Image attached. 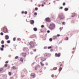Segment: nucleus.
<instances>
[{
    "label": "nucleus",
    "mask_w": 79,
    "mask_h": 79,
    "mask_svg": "<svg viewBox=\"0 0 79 79\" xmlns=\"http://www.w3.org/2000/svg\"><path fill=\"white\" fill-rule=\"evenodd\" d=\"M1 31H3V32L4 33H9L8 29L7 28H6V26H4V27L2 28L1 29Z\"/></svg>",
    "instance_id": "f257e3e1"
},
{
    "label": "nucleus",
    "mask_w": 79,
    "mask_h": 79,
    "mask_svg": "<svg viewBox=\"0 0 79 79\" xmlns=\"http://www.w3.org/2000/svg\"><path fill=\"white\" fill-rule=\"evenodd\" d=\"M55 27V25L53 23H51V24H50V25H49V28L51 30L54 29Z\"/></svg>",
    "instance_id": "f03ea898"
},
{
    "label": "nucleus",
    "mask_w": 79,
    "mask_h": 79,
    "mask_svg": "<svg viewBox=\"0 0 79 79\" xmlns=\"http://www.w3.org/2000/svg\"><path fill=\"white\" fill-rule=\"evenodd\" d=\"M58 16L60 19H64L65 17L62 14H60Z\"/></svg>",
    "instance_id": "7ed1b4c3"
},
{
    "label": "nucleus",
    "mask_w": 79,
    "mask_h": 79,
    "mask_svg": "<svg viewBox=\"0 0 79 79\" xmlns=\"http://www.w3.org/2000/svg\"><path fill=\"white\" fill-rule=\"evenodd\" d=\"M31 47H33L34 46V44L33 42H31L29 43Z\"/></svg>",
    "instance_id": "20e7f679"
},
{
    "label": "nucleus",
    "mask_w": 79,
    "mask_h": 79,
    "mask_svg": "<svg viewBox=\"0 0 79 79\" xmlns=\"http://www.w3.org/2000/svg\"><path fill=\"white\" fill-rule=\"evenodd\" d=\"M60 55H61V54L60 53H59L58 54L56 53L55 54V56L56 57H60Z\"/></svg>",
    "instance_id": "39448f33"
},
{
    "label": "nucleus",
    "mask_w": 79,
    "mask_h": 79,
    "mask_svg": "<svg viewBox=\"0 0 79 79\" xmlns=\"http://www.w3.org/2000/svg\"><path fill=\"white\" fill-rule=\"evenodd\" d=\"M31 76L34 78L35 77V73H32L31 74Z\"/></svg>",
    "instance_id": "423d86ee"
},
{
    "label": "nucleus",
    "mask_w": 79,
    "mask_h": 79,
    "mask_svg": "<svg viewBox=\"0 0 79 79\" xmlns=\"http://www.w3.org/2000/svg\"><path fill=\"white\" fill-rule=\"evenodd\" d=\"M45 20H46V21L47 22H50L51 21L50 19L48 18H46Z\"/></svg>",
    "instance_id": "0eeeda50"
},
{
    "label": "nucleus",
    "mask_w": 79,
    "mask_h": 79,
    "mask_svg": "<svg viewBox=\"0 0 79 79\" xmlns=\"http://www.w3.org/2000/svg\"><path fill=\"white\" fill-rule=\"evenodd\" d=\"M5 38L6 40H8L9 39V36L8 35H6L5 36Z\"/></svg>",
    "instance_id": "6e6552de"
},
{
    "label": "nucleus",
    "mask_w": 79,
    "mask_h": 79,
    "mask_svg": "<svg viewBox=\"0 0 79 79\" xmlns=\"http://www.w3.org/2000/svg\"><path fill=\"white\" fill-rule=\"evenodd\" d=\"M40 66L39 65H37L35 67V70H37V69L40 68Z\"/></svg>",
    "instance_id": "1a4fd4ad"
},
{
    "label": "nucleus",
    "mask_w": 79,
    "mask_h": 79,
    "mask_svg": "<svg viewBox=\"0 0 79 79\" xmlns=\"http://www.w3.org/2000/svg\"><path fill=\"white\" fill-rule=\"evenodd\" d=\"M22 55L23 56H24V57L26 56V53H22Z\"/></svg>",
    "instance_id": "9d476101"
},
{
    "label": "nucleus",
    "mask_w": 79,
    "mask_h": 79,
    "mask_svg": "<svg viewBox=\"0 0 79 79\" xmlns=\"http://www.w3.org/2000/svg\"><path fill=\"white\" fill-rule=\"evenodd\" d=\"M31 24H33L34 23V21L33 20H31L30 21Z\"/></svg>",
    "instance_id": "9b49d317"
},
{
    "label": "nucleus",
    "mask_w": 79,
    "mask_h": 79,
    "mask_svg": "<svg viewBox=\"0 0 79 79\" xmlns=\"http://www.w3.org/2000/svg\"><path fill=\"white\" fill-rule=\"evenodd\" d=\"M41 60L43 61H44L45 60V59L44 58V57H41Z\"/></svg>",
    "instance_id": "f8f14e48"
},
{
    "label": "nucleus",
    "mask_w": 79,
    "mask_h": 79,
    "mask_svg": "<svg viewBox=\"0 0 79 79\" xmlns=\"http://www.w3.org/2000/svg\"><path fill=\"white\" fill-rule=\"evenodd\" d=\"M11 74H12L11 72H9V73H8V75L9 76H10L11 75Z\"/></svg>",
    "instance_id": "ddd939ff"
},
{
    "label": "nucleus",
    "mask_w": 79,
    "mask_h": 79,
    "mask_svg": "<svg viewBox=\"0 0 79 79\" xmlns=\"http://www.w3.org/2000/svg\"><path fill=\"white\" fill-rule=\"evenodd\" d=\"M57 36H54L53 37V39L55 40L56 39Z\"/></svg>",
    "instance_id": "4468645a"
},
{
    "label": "nucleus",
    "mask_w": 79,
    "mask_h": 79,
    "mask_svg": "<svg viewBox=\"0 0 79 79\" xmlns=\"http://www.w3.org/2000/svg\"><path fill=\"white\" fill-rule=\"evenodd\" d=\"M68 10V8H64V10L65 11H67Z\"/></svg>",
    "instance_id": "2eb2a0df"
},
{
    "label": "nucleus",
    "mask_w": 79,
    "mask_h": 79,
    "mask_svg": "<svg viewBox=\"0 0 79 79\" xmlns=\"http://www.w3.org/2000/svg\"><path fill=\"white\" fill-rule=\"evenodd\" d=\"M33 29L35 31H36L37 30V29L36 28H34Z\"/></svg>",
    "instance_id": "dca6fc26"
},
{
    "label": "nucleus",
    "mask_w": 79,
    "mask_h": 79,
    "mask_svg": "<svg viewBox=\"0 0 79 79\" xmlns=\"http://www.w3.org/2000/svg\"><path fill=\"white\" fill-rule=\"evenodd\" d=\"M75 15V14L74 13L72 14V17H74Z\"/></svg>",
    "instance_id": "f3484780"
},
{
    "label": "nucleus",
    "mask_w": 79,
    "mask_h": 79,
    "mask_svg": "<svg viewBox=\"0 0 79 79\" xmlns=\"http://www.w3.org/2000/svg\"><path fill=\"white\" fill-rule=\"evenodd\" d=\"M62 68H61V67H60V68H59V72H60L61 71V70H62Z\"/></svg>",
    "instance_id": "a211bd4d"
},
{
    "label": "nucleus",
    "mask_w": 79,
    "mask_h": 79,
    "mask_svg": "<svg viewBox=\"0 0 79 79\" xmlns=\"http://www.w3.org/2000/svg\"><path fill=\"white\" fill-rule=\"evenodd\" d=\"M20 61L21 62H23V59L22 58H21L20 59Z\"/></svg>",
    "instance_id": "6ab92c4d"
},
{
    "label": "nucleus",
    "mask_w": 79,
    "mask_h": 79,
    "mask_svg": "<svg viewBox=\"0 0 79 79\" xmlns=\"http://www.w3.org/2000/svg\"><path fill=\"white\" fill-rule=\"evenodd\" d=\"M19 57L18 56H16L15 58V59H19Z\"/></svg>",
    "instance_id": "aec40b11"
},
{
    "label": "nucleus",
    "mask_w": 79,
    "mask_h": 79,
    "mask_svg": "<svg viewBox=\"0 0 79 79\" xmlns=\"http://www.w3.org/2000/svg\"><path fill=\"white\" fill-rule=\"evenodd\" d=\"M4 43V41L3 40L1 42V43L2 44H3Z\"/></svg>",
    "instance_id": "412c9836"
},
{
    "label": "nucleus",
    "mask_w": 79,
    "mask_h": 79,
    "mask_svg": "<svg viewBox=\"0 0 79 79\" xmlns=\"http://www.w3.org/2000/svg\"><path fill=\"white\" fill-rule=\"evenodd\" d=\"M0 49L1 51H3L4 50V48H0Z\"/></svg>",
    "instance_id": "4be33fe9"
},
{
    "label": "nucleus",
    "mask_w": 79,
    "mask_h": 79,
    "mask_svg": "<svg viewBox=\"0 0 79 79\" xmlns=\"http://www.w3.org/2000/svg\"><path fill=\"white\" fill-rule=\"evenodd\" d=\"M40 64L41 66H44V64H43V63H42V62H40Z\"/></svg>",
    "instance_id": "5701e85b"
},
{
    "label": "nucleus",
    "mask_w": 79,
    "mask_h": 79,
    "mask_svg": "<svg viewBox=\"0 0 79 79\" xmlns=\"http://www.w3.org/2000/svg\"><path fill=\"white\" fill-rule=\"evenodd\" d=\"M57 69V67H54L53 69V70H56Z\"/></svg>",
    "instance_id": "b1692460"
},
{
    "label": "nucleus",
    "mask_w": 79,
    "mask_h": 79,
    "mask_svg": "<svg viewBox=\"0 0 79 79\" xmlns=\"http://www.w3.org/2000/svg\"><path fill=\"white\" fill-rule=\"evenodd\" d=\"M1 47L2 48H3L5 47V45L4 44L2 45Z\"/></svg>",
    "instance_id": "393cba45"
},
{
    "label": "nucleus",
    "mask_w": 79,
    "mask_h": 79,
    "mask_svg": "<svg viewBox=\"0 0 79 79\" xmlns=\"http://www.w3.org/2000/svg\"><path fill=\"white\" fill-rule=\"evenodd\" d=\"M12 68L13 69H16V68L15 67V66H13V67H12Z\"/></svg>",
    "instance_id": "a878e982"
},
{
    "label": "nucleus",
    "mask_w": 79,
    "mask_h": 79,
    "mask_svg": "<svg viewBox=\"0 0 79 79\" xmlns=\"http://www.w3.org/2000/svg\"><path fill=\"white\" fill-rule=\"evenodd\" d=\"M62 24L63 25H65V22H62Z\"/></svg>",
    "instance_id": "bb28decb"
},
{
    "label": "nucleus",
    "mask_w": 79,
    "mask_h": 79,
    "mask_svg": "<svg viewBox=\"0 0 79 79\" xmlns=\"http://www.w3.org/2000/svg\"><path fill=\"white\" fill-rule=\"evenodd\" d=\"M25 14L27 15V11H25L24 12Z\"/></svg>",
    "instance_id": "cd10ccee"
},
{
    "label": "nucleus",
    "mask_w": 79,
    "mask_h": 79,
    "mask_svg": "<svg viewBox=\"0 0 79 79\" xmlns=\"http://www.w3.org/2000/svg\"><path fill=\"white\" fill-rule=\"evenodd\" d=\"M7 43H10V40H8L7 41Z\"/></svg>",
    "instance_id": "c85d7f7f"
},
{
    "label": "nucleus",
    "mask_w": 79,
    "mask_h": 79,
    "mask_svg": "<svg viewBox=\"0 0 79 79\" xmlns=\"http://www.w3.org/2000/svg\"><path fill=\"white\" fill-rule=\"evenodd\" d=\"M15 40H16V38H13V40L14 41H15Z\"/></svg>",
    "instance_id": "c756f323"
},
{
    "label": "nucleus",
    "mask_w": 79,
    "mask_h": 79,
    "mask_svg": "<svg viewBox=\"0 0 79 79\" xmlns=\"http://www.w3.org/2000/svg\"><path fill=\"white\" fill-rule=\"evenodd\" d=\"M8 62H9L8 61V60L6 61L5 62V64H7V63H8Z\"/></svg>",
    "instance_id": "7c9ffc66"
},
{
    "label": "nucleus",
    "mask_w": 79,
    "mask_h": 79,
    "mask_svg": "<svg viewBox=\"0 0 79 79\" xmlns=\"http://www.w3.org/2000/svg\"><path fill=\"white\" fill-rule=\"evenodd\" d=\"M4 66L5 67H6L7 66V64H6L4 65Z\"/></svg>",
    "instance_id": "2f4dec72"
},
{
    "label": "nucleus",
    "mask_w": 79,
    "mask_h": 79,
    "mask_svg": "<svg viewBox=\"0 0 79 79\" xmlns=\"http://www.w3.org/2000/svg\"><path fill=\"white\" fill-rule=\"evenodd\" d=\"M52 48V47L51 46H50V47H48V49H51Z\"/></svg>",
    "instance_id": "473e14b6"
},
{
    "label": "nucleus",
    "mask_w": 79,
    "mask_h": 79,
    "mask_svg": "<svg viewBox=\"0 0 79 79\" xmlns=\"http://www.w3.org/2000/svg\"><path fill=\"white\" fill-rule=\"evenodd\" d=\"M1 35H3V32H1L0 34Z\"/></svg>",
    "instance_id": "72a5a7b5"
},
{
    "label": "nucleus",
    "mask_w": 79,
    "mask_h": 79,
    "mask_svg": "<svg viewBox=\"0 0 79 79\" xmlns=\"http://www.w3.org/2000/svg\"><path fill=\"white\" fill-rule=\"evenodd\" d=\"M35 10H38V8L37 7H36L35 9Z\"/></svg>",
    "instance_id": "f704fd0d"
},
{
    "label": "nucleus",
    "mask_w": 79,
    "mask_h": 79,
    "mask_svg": "<svg viewBox=\"0 0 79 79\" xmlns=\"http://www.w3.org/2000/svg\"><path fill=\"white\" fill-rule=\"evenodd\" d=\"M52 40V38H50V39H49V41H51Z\"/></svg>",
    "instance_id": "c9c22d12"
},
{
    "label": "nucleus",
    "mask_w": 79,
    "mask_h": 79,
    "mask_svg": "<svg viewBox=\"0 0 79 79\" xmlns=\"http://www.w3.org/2000/svg\"><path fill=\"white\" fill-rule=\"evenodd\" d=\"M65 40H68V37H67L66 38Z\"/></svg>",
    "instance_id": "e433bc0d"
},
{
    "label": "nucleus",
    "mask_w": 79,
    "mask_h": 79,
    "mask_svg": "<svg viewBox=\"0 0 79 79\" xmlns=\"http://www.w3.org/2000/svg\"><path fill=\"white\" fill-rule=\"evenodd\" d=\"M33 51H34V52H35L36 51V49H34L33 50Z\"/></svg>",
    "instance_id": "4c0bfd02"
},
{
    "label": "nucleus",
    "mask_w": 79,
    "mask_h": 79,
    "mask_svg": "<svg viewBox=\"0 0 79 79\" xmlns=\"http://www.w3.org/2000/svg\"><path fill=\"white\" fill-rule=\"evenodd\" d=\"M17 40L19 41H20L21 40V39L20 38H17Z\"/></svg>",
    "instance_id": "58836bf2"
},
{
    "label": "nucleus",
    "mask_w": 79,
    "mask_h": 79,
    "mask_svg": "<svg viewBox=\"0 0 79 79\" xmlns=\"http://www.w3.org/2000/svg\"><path fill=\"white\" fill-rule=\"evenodd\" d=\"M34 15H37V13H36V12H35V13H34Z\"/></svg>",
    "instance_id": "ea45409f"
},
{
    "label": "nucleus",
    "mask_w": 79,
    "mask_h": 79,
    "mask_svg": "<svg viewBox=\"0 0 79 79\" xmlns=\"http://www.w3.org/2000/svg\"><path fill=\"white\" fill-rule=\"evenodd\" d=\"M50 32V31L48 30V31H47V33H49Z\"/></svg>",
    "instance_id": "a19ab883"
},
{
    "label": "nucleus",
    "mask_w": 79,
    "mask_h": 79,
    "mask_svg": "<svg viewBox=\"0 0 79 79\" xmlns=\"http://www.w3.org/2000/svg\"><path fill=\"white\" fill-rule=\"evenodd\" d=\"M52 77H54V75H53V74H52Z\"/></svg>",
    "instance_id": "79ce46f5"
},
{
    "label": "nucleus",
    "mask_w": 79,
    "mask_h": 79,
    "mask_svg": "<svg viewBox=\"0 0 79 79\" xmlns=\"http://www.w3.org/2000/svg\"><path fill=\"white\" fill-rule=\"evenodd\" d=\"M41 27L42 28H43L44 27V25H41Z\"/></svg>",
    "instance_id": "37998d69"
},
{
    "label": "nucleus",
    "mask_w": 79,
    "mask_h": 79,
    "mask_svg": "<svg viewBox=\"0 0 79 79\" xmlns=\"http://www.w3.org/2000/svg\"><path fill=\"white\" fill-rule=\"evenodd\" d=\"M65 5V3H63V6H64V5Z\"/></svg>",
    "instance_id": "c03bdc74"
},
{
    "label": "nucleus",
    "mask_w": 79,
    "mask_h": 79,
    "mask_svg": "<svg viewBox=\"0 0 79 79\" xmlns=\"http://www.w3.org/2000/svg\"><path fill=\"white\" fill-rule=\"evenodd\" d=\"M60 36V35L59 34H58L57 35V37L59 36Z\"/></svg>",
    "instance_id": "a18cd8bd"
},
{
    "label": "nucleus",
    "mask_w": 79,
    "mask_h": 79,
    "mask_svg": "<svg viewBox=\"0 0 79 79\" xmlns=\"http://www.w3.org/2000/svg\"><path fill=\"white\" fill-rule=\"evenodd\" d=\"M24 13V11H22V14H23Z\"/></svg>",
    "instance_id": "49530a36"
},
{
    "label": "nucleus",
    "mask_w": 79,
    "mask_h": 79,
    "mask_svg": "<svg viewBox=\"0 0 79 79\" xmlns=\"http://www.w3.org/2000/svg\"><path fill=\"white\" fill-rule=\"evenodd\" d=\"M63 9V7H61L60 8V9Z\"/></svg>",
    "instance_id": "de8ad7c7"
},
{
    "label": "nucleus",
    "mask_w": 79,
    "mask_h": 79,
    "mask_svg": "<svg viewBox=\"0 0 79 79\" xmlns=\"http://www.w3.org/2000/svg\"><path fill=\"white\" fill-rule=\"evenodd\" d=\"M47 56V54H45V56Z\"/></svg>",
    "instance_id": "09e8293b"
},
{
    "label": "nucleus",
    "mask_w": 79,
    "mask_h": 79,
    "mask_svg": "<svg viewBox=\"0 0 79 79\" xmlns=\"http://www.w3.org/2000/svg\"><path fill=\"white\" fill-rule=\"evenodd\" d=\"M62 29H63L62 28H60V30H62Z\"/></svg>",
    "instance_id": "8fccbe9b"
},
{
    "label": "nucleus",
    "mask_w": 79,
    "mask_h": 79,
    "mask_svg": "<svg viewBox=\"0 0 79 79\" xmlns=\"http://www.w3.org/2000/svg\"><path fill=\"white\" fill-rule=\"evenodd\" d=\"M25 49H26V48H24V49H23V51L25 50Z\"/></svg>",
    "instance_id": "3c124183"
},
{
    "label": "nucleus",
    "mask_w": 79,
    "mask_h": 79,
    "mask_svg": "<svg viewBox=\"0 0 79 79\" xmlns=\"http://www.w3.org/2000/svg\"><path fill=\"white\" fill-rule=\"evenodd\" d=\"M53 51V50L52 49H51V52H52V51Z\"/></svg>",
    "instance_id": "603ef678"
},
{
    "label": "nucleus",
    "mask_w": 79,
    "mask_h": 79,
    "mask_svg": "<svg viewBox=\"0 0 79 79\" xmlns=\"http://www.w3.org/2000/svg\"><path fill=\"white\" fill-rule=\"evenodd\" d=\"M46 47H44V49H46Z\"/></svg>",
    "instance_id": "864d4df0"
},
{
    "label": "nucleus",
    "mask_w": 79,
    "mask_h": 79,
    "mask_svg": "<svg viewBox=\"0 0 79 79\" xmlns=\"http://www.w3.org/2000/svg\"><path fill=\"white\" fill-rule=\"evenodd\" d=\"M41 6H44V5L43 4H42L41 5Z\"/></svg>",
    "instance_id": "5fc2aeb1"
},
{
    "label": "nucleus",
    "mask_w": 79,
    "mask_h": 79,
    "mask_svg": "<svg viewBox=\"0 0 79 79\" xmlns=\"http://www.w3.org/2000/svg\"><path fill=\"white\" fill-rule=\"evenodd\" d=\"M74 52H72V53H74Z\"/></svg>",
    "instance_id": "6e6d98bb"
},
{
    "label": "nucleus",
    "mask_w": 79,
    "mask_h": 79,
    "mask_svg": "<svg viewBox=\"0 0 79 79\" xmlns=\"http://www.w3.org/2000/svg\"><path fill=\"white\" fill-rule=\"evenodd\" d=\"M62 66V64H61V65H60V66Z\"/></svg>",
    "instance_id": "4d7b16f0"
},
{
    "label": "nucleus",
    "mask_w": 79,
    "mask_h": 79,
    "mask_svg": "<svg viewBox=\"0 0 79 79\" xmlns=\"http://www.w3.org/2000/svg\"><path fill=\"white\" fill-rule=\"evenodd\" d=\"M44 4H46V3H45V2H44Z\"/></svg>",
    "instance_id": "13d9d810"
},
{
    "label": "nucleus",
    "mask_w": 79,
    "mask_h": 79,
    "mask_svg": "<svg viewBox=\"0 0 79 79\" xmlns=\"http://www.w3.org/2000/svg\"><path fill=\"white\" fill-rule=\"evenodd\" d=\"M40 6V5H39V6Z\"/></svg>",
    "instance_id": "bf43d9fd"
},
{
    "label": "nucleus",
    "mask_w": 79,
    "mask_h": 79,
    "mask_svg": "<svg viewBox=\"0 0 79 79\" xmlns=\"http://www.w3.org/2000/svg\"><path fill=\"white\" fill-rule=\"evenodd\" d=\"M74 48L73 49V50H74Z\"/></svg>",
    "instance_id": "052dcab7"
},
{
    "label": "nucleus",
    "mask_w": 79,
    "mask_h": 79,
    "mask_svg": "<svg viewBox=\"0 0 79 79\" xmlns=\"http://www.w3.org/2000/svg\"><path fill=\"white\" fill-rule=\"evenodd\" d=\"M78 17L79 18V16H78Z\"/></svg>",
    "instance_id": "680f3d73"
}]
</instances>
